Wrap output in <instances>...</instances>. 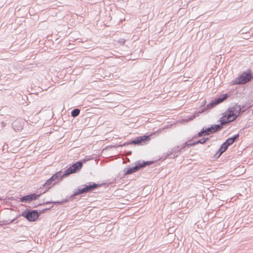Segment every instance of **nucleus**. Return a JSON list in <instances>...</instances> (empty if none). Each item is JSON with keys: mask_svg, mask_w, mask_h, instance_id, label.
<instances>
[{"mask_svg": "<svg viewBox=\"0 0 253 253\" xmlns=\"http://www.w3.org/2000/svg\"><path fill=\"white\" fill-rule=\"evenodd\" d=\"M150 137L149 135H144L142 136L137 137L135 139L132 140L130 142L131 144H140L141 143H145L146 142H148L150 141Z\"/></svg>", "mask_w": 253, "mask_h": 253, "instance_id": "423d86ee", "label": "nucleus"}, {"mask_svg": "<svg viewBox=\"0 0 253 253\" xmlns=\"http://www.w3.org/2000/svg\"><path fill=\"white\" fill-rule=\"evenodd\" d=\"M252 75L250 73L244 72L234 80L235 84H243L251 80Z\"/></svg>", "mask_w": 253, "mask_h": 253, "instance_id": "f03ea898", "label": "nucleus"}, {"mask_svg": "<svg viewBox=\"0 0 253 253\" xmlns=\"http://www.w3.org/2000/svg\"><path fill=\"white\" fill-rule=\"evenodd\" d=\"M80 111L79 109H75L71 112V115L73 117H77L80 114Z\"/></svg>", "mask_w": 253, "mask_h": 253, "instance_id": "6ab92c4d", "label": "nucleus"}, {"mask_svg": "<svg viewBox=\"0 0 253 253\" xmlns=\"http://www.w3.org/2000/svg\"><path fill=\"white\" fill-rule=\"evenodd\" d=\"M239 135L237 134L236 135H234L233 137H230L231 139L233 141V142H235L236 140L239 137Z\"/></svg>", "mask_w": 253, "mask_h": 253, "instance_id": "4be33fe9", "label": "nucleus"}, {"mask_svg": "<svg viewBox=\"0 0 253 253\" xmlns=\"http://www.w3.org/2000/svg\"><path fill=\"white\" fill-rule=\"evenodd\" d=\"M234 143L233 141L230 138H228L226 141L224 142L225 144H227V146L228 147L229 145L232 144Z\"/></svg>", "mask_w": 253, "mask_h": 253, "instance_id": "aec40b11", "label": "nucleus"}, {"mask_svg": "<svg viewBox=\"0 0 253 253\" xmlns=\"http://www.w3.org/2000/svg\"><path fill=\"white\" fill-rule=\"evenodd\" d=\"M228 146H227V144H225V143H223L219 148V149L218 150V152H217L216 154L218 155V157L220 156L224 151H226V150L227 149Z\"/></svg>", "mask_w": 253, "mask_h": 253, "instance_id": "2eb2a0df", "label": "nucleus"}, {"mask_svg": "<svg viewBox=\"0 0 253 253\" xmlns=\"http://www.w3.org/2000/svg\"><path fill=\"white\" fill-rule=\"evenodd\" d=\"M40 194H31L30 195H27L21 198L20 199V201L24 203H29L33 201V200L37 199L40 196Z\"/></svg>", "mask_w": 253, "mask_h": 253, "instance_id": "0eeeda50", "label": "nucleus"}, {"mask_svg": "<svg viewBox=\"0 0 253 253\" xmlns=\"http://www.w3.org/2000/svg\"><path fill=\"white\" fill-rule=\"evenodd\" d=\"M222 127V126L221 125H214L207 128H205V130L206 131V135H208L211 133H213L216 131H217L220 130Z\"/></svg>", "mask_w": 253, "mask_h": 253, "instance_id": "6e6552de", "label": "nucleus"}, {"mask_svg": "<svg viewBox=\"0 0 253 253\" xmlns=\"http://www.w3.org/2000/svg\"><path fill=\"white\" fill-rule=\"evenodd\" d=\"M17 123V121H15L13 124H12V125L14 126H15L16 124Z\"/></svg>", "mask_w": 253, "mask_h": 253, "instance_id": "393cba45", "label": "nucleus"}, {"mask_svg": "<svg viewBox=\"0 0 253 253\" xmlns=\"http://www.w3.org/2000/svg\"><path fill=\"white\" fill-rule=\"evenodd\" d=\"M208 139H209V138H202V139H201L192 144H188L187 143H185L184 144V145H190V146H192V145H194L198 143L204 144Z\"/></svg>", "mask_w": 253, "mask_h": 253, "instance_id": "dca6fc26", "label": "nucleus"}, {"mask_svg": "<svg viewBox=\"0 0 253 253\" xmlns=\"http://www.w3.org/2000/svg\"><path fill=\"white\" fill-rule=\"evenodd\" d=\"M229 109L230 110V112H232L234 114V116H236L237 118L241 112V108L240 105L236 104L233 106L229 108Z\"/></svg>", "mask_w": 253, "mask_h": 253, "instance_id": "1a4fd4ad", "label": "nucleus"}, {"mask_svg": "<svg viewBox=\"0 0 253 253\" xmlns=\"http://www.w3.org/2000/svg\"><path fill=\"white\" fill-rule=\"evenodd\" d=\"M56 184V182H54L52 180V179L50 178L48 179L46 182L43 185V187L45 188V191L43 192L44 193L46 191H47L50 188H51L52 186Z\"/></svg>", "mask_w": 253, "mask_h": 253, "instance_id": "9d476101", "label": "nucleus"}, {"mask_svg": "<svg viewBox=\"0 0 253 253\" xmlns=\"http://www.w3.org/2000/svg\"><path fill=\"white\" fill-rule=\"evenodd\" d=\"M62 175V172L61 171L57 172L56 173L54 174L52 176L50 177V178L52 179V181L54 182H56V183L58 182L59 180L61 179V178L63 177Z\"/></svg>", "mask_w": 253, "mask_h": 253, "instance_id": "9b49d317", "label": "nucleus"}, {"mask_svg": "<svg viewBox=\"0 0 253 253\" xmlns=\"http://www.w3.org/2000/svg\"><path fill=\"white\" fill-rule=\"evenodd\" d=\"M14 220H15V219H13L10 220L9 222H7V223H6V222L4 223V224H8L11 223H12L14 221Z\"/></svg>", "mask_w": 253, "mask_h": 253, "instance_id": "b1692460", "label": "nucleus"}, {"mask_svg": "<svg viewBox=\"0 0 253 253\" xmlns=\"http://www.w3.org/2000/svg\"><path fill=\"white\" fill-rule=\"evenodd\" d=\"M74 169L72 168V166L69 167L67 170L65 171L64 173L62 174V176H67L68 175L74 173L75 172L74 171Z\"/></svg>", "mask_w": 253, "mask_h": 253, "instance_id": "f3484780", "label": "nucleus"}, {"mask_svg": "<svg viewBox=\"0 0 253 253\" xmlns=\"http://www.w3.org/2000/svg\"><path fill=\"white\" fill-rule=\"evenodd\" d=\"M152 163V162H149V161H147V162L143 161L142 162H137V164H136L135 166H134L132 168H131L127 169V170L125 171V175H128V174H131L133 172H135L138 171L140 169L143 168V167L146 166L147 165H149Z\"/></svg>", "mask_w": 253, "mask_h": 253, "instance_id": "7ed1b4c3", "label": "nucleus"}, {"mask_svg": "<svg viewBox=\"0 0 253 253\" xmlns=\"http://www.w3.org/2000/svg\"><path fill=\"white\" fill-rule=\"evenodd\" d=\"M227 97V94H223V95L220 96V97H219L217 98H215L213 100L214 102V104H216V105L218 104L219 103L222 102L224 100H225Z\"/></svg>", "mask_w": 253, "mask_h": 253, "instance_id": "ddd939ff", "label": "nucleus"}, {"mask_svg": "<svg viewBox=\"0 0 253 253\" xmlns=\"http://www.w3.org/2000/svg\"><path fill=\"white\" fill-rule=\"evenodd\" d=\"M83 166V163L82 162L79 161L77 162L76 163L73 164L72 166V167L73 169H74V171L76 172V171L80 170Z\"/></svg>", "mask_w": 253, "mask_h": 253, "instance_id": "4468645a", "label": "nucleus"}, {"mask_svg": "<svg viewBox=\"0 0 253 253\" xmlns=\"http://www.w3.org/2000/svg\"><path fill=\"white\" fill-rule=\"evenodd\" d=\"M61 202H46L45 203L46 204H49V203H54V204H56V203H61Z\"/></svg>", "mask_w": 253, "mask_h": 253, "instance_id": "5701e85b", "label": "nucleus"}, {"mask_svg": "<svg viewBox=\"0 0 253 253\" xmlns=\"http://www.w3.org/2000/svg\"><path fill=\"white\" fill-rule=\"evenodd\" d=\"M216 105V104H214V101H212L210 103L208 104L207 106H206V108L205 109H203L201 111H200L197 113H196L194 115L191 116L190 117H189L188 119H187L185 120V121L186 122H188L190 121H191L192 120H193L194 118H195L196 117H198L199 116V114H201L202 113H203L204 112V111L205 110H207V109H210L213 107H214V106H215Z\"/></svg>", "mask_w": 253, "mask_h": 253, "instance_id": "39448f33", "label": "nucleus"}, {"mask_svg": "<svg viewBox=\"0 0 253 253\" xmlns=\"http://www.w3.org/2000/svg\"><path fill=\"white\" fill-rule=\"evenodd\" d=\"M84 187L83 188L79 189L77 191L75 192L74 195H77L92 191L99 187L100 185L95 183L90 182L88 184L84 185Z\"/></svg>", "mask_w": 253, "mask_h": 253, "instance_id": "f257e3e1", "label": "nucleus"}, {"mask_svg": "<svg viewBox=\"0 0 253 253\" xmlns=\"http://www.w3.org/2000/svg\"><path fill=\"white\" fill-rule=\"evenodd\" d=\"M204 135H206V131L204 127H203L201 131L198 133V136L199 137H202Z\"/></svg>", "mask_w": 253, "mask_h": 253, "instance_id": "412c9836", "label": "nucleus"}, {"mask_svg": "<svg viewBox=\"0 0 253 253\" xmlns=\"http://www.w3.org/2000/svg\"><path fill=\"white\" fill-rule=\"evenodd\" d=\"M21 216L26 218L29 221H35L39 217V214L36 211H25L22 213Z\"/></svg>", "mask_w": 253, "mask_h": 253, "instance_id": "20e7f679", "label": "nucleus"}, {"mask_svg": "<svg viewBox=\"0 0 253 253\" xmlns=\"http://www.w3.org/2000/svg\"><path fill=\"white\" fill-rule=\"evenodd\" d=\"M224 114L227 117V119H228L230 122L233 121L236 119V116H234V114L232 112H230L229 109L227 112L224 113Z\"/></svg>", "mask_w": 253, "mask_h": 253, "instance_id": "f8f14e48", "label": "nucleus"}, {"mask_svg": "<svg viewBox=\"0 0 253 253\" xmlns=\"http://www.w3.org/2000/svg\"><path fill=\"white\" fill-rule=\"evenodd\" d=\"M227 119V116L225 115V114H224L223 116L220 120V122L221 123L220 125L222 126V125H225L228 123H229L230 121H229L228 119Z\"/></svg>", "mask_w": 253, "mask_h": 253, "instance_id": "a211bd4d", "label": "nucleus"}]
</instances>
